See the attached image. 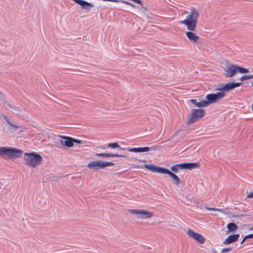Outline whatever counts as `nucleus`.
<instances>
[{
  "label": "nucleus",
  "mask_w": 253,
  "mask_h": 253,
  "mask_svg": "<svg viewBox=\"0 0 253 253\" xmlns=\"http://www.w3.org/2000/svg\"><path fill=\"white\" fill-rule=\"evenodd\" d=\"M213 253H216L215 251L213 252Z\"/></svg>",
  "instance_id": "e433bc0d"
},
{
  "label": "nucleus",
  "mask_w": 253,
  "mask_h": 253,
  "mask_svg": "<svg viewBox=\"0 0 253 253\" xmlns=\"http://www.w3.org/2000/svg\"><path fill=\"white\" fill-rule=\"evenodd\" d=\"M237 72L242 73V74H245V73H248L249 72V70L248 69L243 68L242 67L239 66L237 65Z\"/></svg>",
  "instance_id": "5701e85b"
},
{
  "label": "nucleus",
  "mask_w": 253,
  "mask_h": 253,
  "mask_svg": "<svg viewBox=\"0 0 253 253\" xmlns=\"http://www.w3.org/2000/svg\"><path fill=\"white\" fill-rule=\"evenodd\" d=\"M61 139L60 140V143L63 146L71 147L74 145V138L68 136H60Z\"/></svg>",
  "instance_id": "1a4fd4ad"
},
{
  "label": "nucleus",
  "mask_w": 253,
  "mask_h": 253,
  "mask_svg": "<svg viewBox=\"0 0 253 253\" xmlns=\"http://www.w3.org/2000/svg\"><path fill=\"white\" fill-rule=\"evenodd\" d=\"M164 174H168L171 178H172L175 181V184L177 185H178L180 183V180L179 177L173 172L170 171L169 169H165Z\"/></svg>",
  "instance_id": "f3484780"
},
{
  "label": "nucleus",
  "mask_w": 253,
  "mask_h": 253,
  "mask_svg": "<svg viewBox=\"0 0 253 253\" xmlns=\"http://www.w3.org/2000/svg\"><path fill=\"white\" fill-rule=\"evenodd\" d=\"M199 16V13L198 10L194 8L191 10L190 14L187 16L186 19L181 21L180 22L186 25L187 30L193 31L196 30L197 19Z\"/></svg>",
  "instance_id": "f257e3e1"
},
{
  "label": "nucleus",
  "mask_w": 253,
  "mask_h": 253,
  "mask_svg": "<svg viewBox=\"0 0 253 253\" xmlns=\"http://www.w3.org/2000/svg\"><path fill=\"white\" fill-rule=\"evenodd\" d=\"M181 166V164H175L171 166L170 169L173 172L177 173L179 169H182Z\"/></svg>",
  "instance_id": "4be33fe9"
},
{
  "label": "nucleus",
  "mask_w": 253,
  "mask_h": 253,
  "mask_svg": "<svg viewBox=\"0 0 253 253\" xmlns=\"http://www.w3.org/2000/svg\"><path fill=\"white\" fill-rule=\"evenodd\" d=\"M128 211L131 214L138 215V218H149L153 215L152 212L143 210L132 209L129 210Z\"/></svg>",
  "instance_id": "0eeeda50"
},
{
  "label": "nucleus",
  "mask_w": 253,
  "mask_h": 253,
  "mask_svg": "<svg viewBox=\"0 0 253 253\" xmlns=\"http://www.w3.org/2000/svg\"><path fill=\"white\" fill-rule=\"evenodd\" d=\"M186 35L188 39L193 43H196L200 38L199 36L191 31L186 32Z\"/></svg>",
  "instance_id": "dca6fc26"
},
{
  "label": "nucleus",
  "mask_w": 253,
  "mask_h": 253,
  "mask_svg": "<svg viewBox=\"0 0 253 253\" xmlns=\"http://www.w3.org/2000/svg\"><path fill=\"white\" fill-rule=\"evenodd\" d=\"M23 151L20 149L9 147H0V156L6 157L8 159H16L20 157Z\"/></svg>",
  "instance_id": "f03ea898"
},
{
  "label": "nucleus",
  "mask_w": 253,
  "mask_h": 253,
  "mask_svg": "<svg viewBox=\"0 0 253 253\" xmlns=\"http://www.w3.org/2000/svg\"><path fill=\"white\" fill-rule=\"evenodd\" d=\"M237 72V65L232 64L228 66L225 70V76L228 78H231L233 77Z\"/></svg>",
  "instance_id": "f8f14e48"
},
{
  "label": "nucleus",
  "mask_w": 253,
  "mask_h": 253,
  "mask_svg": "<svg viewBox=\"0 0 253 253\" xmlns=\"http://www.w3.org/2000/svg\"><path fill=\"white\" fill-rule=\"evenodd\" d=\"M239 236H240V235L239 234H236L229 235L227 237V238H226L223 241V243L224 245H228L231 243H234L238 240Z\"/></svg>",
  "instance_id": "2eb2a0df"
},
{
  "label": "nucleus",
  "mask_w": 253,
  "mask_h": 253,
  "mask_svg": "<svg viewBox=\"0 0 253 253\" xmlns=\"http://www.w3.org/2000/svg\"><path fill=\"white\" fill-rule=\"evenodd\" d=\"M247 198H253V192L250 193L247 197Z\"/></svg>",
  "instance_id": "7c9ffc66"
},
{
  "label": "nucleus",
  "mask_w": 253,
  "mask_h": 253,
  "mask_svg": "<svg viewBox=\"0 0 253 253\" xmlns=\"http://www.w3.org/2000/svg\"><path fill=\"white\" fill-rule=\"evenodd\" d=\"M190 102L195 105L196 107L199 108L208 107L206 103V100H202L201 101L197 102L196 99H192Z\"/></svg>",
  "instance_id": "6ab92c4d"
},
{
  "label": "nucleus",
  "mask_w": 253,
  "mask_h": 253,
  "mask_svg": "<svg viewBox=\"0 0 253 253\" xmlns=\"http://www.w3.org/2000/svg\"><path fill=\"white\" fill-rule=\"evenodd\" d=\"M223 88H224V84H220V85H219L217 88H216V90L220 91V92H224L225 91H224V89H223Z\"/></svg>",
  "instance_id": "bb28decb"
},
{
  "label": "nucleus",
  "mask_w": 253,
  "mask_h": 253,
  "mask_svg": "<svg viewBox=\"0 0 253 253\" xmlns=\"http://www.w3.org/2000/svg\"><path fill=\"white\" fill-rule=\"evenodd\" d=\"M12 109L15 113H18L20 111V110L17 107H12Z\"/></svg>",
  "instance_id": "c756f323"
},
{
  "label": "nucleus",
  "mask_w": 253,
  "mask_h": 253,
  "mask_svg": "<svg viewBox=\"0 0 253 253\" xmlns=\"http://www.w3.org/2000/svg\"><path fill=\"white\" fill-rule=\"evenodd\" d=\"M253 79V75H244V76H243L241 78H240V81L241 82H243L246 80H248V79Z\"/></svg>",
  "instance_id": "a878e982"
},
{
  "label": "nucleus",
  "mask_w": 253,
  "mask_h": 253,
  "mask_svg": "<svg viewBox=\"0 0 253 253\" xmlns=\"http://www.w3.org/2000/svg\"><path fill=\"white\" fill-rule=\"evenodd\" d=\"M144 168L151 170L153 172H158L161 173H164L166 169L165 168L160 167L152 164H145L144 165Z\"/></svg>",
  "instance_id": "9d476101"
},
{
  "label": "nucleus",
  "mask_w": 253,
  "mask_h": 253,
  "mask_svg": "<svg viewBox=\"0 0 253 253\" xmlns=\"http://www.w3.org/2000/svg\"><path fill=\"white\" fill-rule=\"evenodd\" d=\"M252 86H253V83H252Z\"/></svg>",
  "instance_id": "4c0bfd02"
},
{
  "label": "nucleus",
  "mask_w": 253,
  "mask_h": 253,
  "mask_svg": "<svg viewBox=\"0 0 253 253\" xmlns=\"http://www.w3.org/2000/svg\"><path fill=\"white\" fill-rule=\"evenodd\" d=\"M24 161L25 164L30 167L35 168L42 161V157L36 152L25 153Z\"/></svg>",
  "instance_id": "7ed1b4c3"
},
{
  "label": "nucleus",
  "mask_w": 253,
  "mask_h": 253,
  "mask_svg": "<svg viewBox=\"0 0 253 253\" xmlns=\"http://www.w3.org/2000/svg\"><path fill=\"white\" fill-rule=\"evenodd\" d=\"M242 82H231L226 84H224V88L225 92H229L232 89L240 86L242 84Z\"/></svg>",
  "instance_id": "4468645a"
},
{
  "label": "nucleus",
  "mask_w": 253,
  "mask_h": 253,
  "mask_svg": "<svg viewBox=\"0 0 253 253\" xmlns=\"http://www.w3.org/2000/svg\"><path fill=\"white\" fill-rule=\"evenodd\" d=\"M232 250V248H226L223 249L222 250L221 252L222 253H228V252H230Z\"/></svg>",
  "instance_id": "c85d7f7f"
},
{
  "label": "nucleus",
  "mask_w": 253,
  "mask_h": 253,
  "mask_svg": "<svg viewBox=\"0 0 253 253\" xmlns=\"http://www.w3.org/2000/svg\"><path fill=\"white\" fill-rule=\"evenodd\" d=\"M74 142H75V143H78V144L81 143V141L80 140H78V139H74V138L73 143Z\"/></svg>",
  "instance_id": "473e14b6"
},
{
  "label": "nucleus",
  "mask_w": 253,
  "mask_h": 253,
  "mask_svg": "<svg viewBox=\"0 0 253 253\" xmlns=\"http://www.w3.org/2000/svg\"><path fill=\"white\" fill-rule=\"evenodd\" d=\"M206 209L209 211H222L221 209L213 208L206 207Z\"/></svg>",
  "instance_id": "cd10ccee"
},
{
  "label": "nucleus",
  "mask_w": 253,
  "mask_h": 253,
  "mask_svg": "<svg viewBox=\"0 0 253 253\" xmlns=\"http://www.w3.org/2000/svg\"><path fill=\"white\" fill-rule=\"evenodd\" d=\"M227 228L229 231L234 232L237 229L238 226L235 223L233 222H230L228 224Z\"/></svg>",
  "instance_id": "aec40b11"
},
{
  "label": "nucleus",
  "mask_w": 253,
  "mask_h": 253,
  "mask_svg": "<svg viewBox=\"0 0 253 253\" xmlns=\"http://www.w3.org/2000/svg\"><path fill=\"white\" fill-rule=\"evenodd\" d=\"M187 234L200 244H203L205 242V238L201 234L195 232L191 229L188 230Z\"/></svg>",
  "instance_id": "6e6552de"
},
{
  "label": "nucleus",
  "mask_w": 253,
  "mask_h": 253,
  "mask_svg": "<svg viewBox=\"0 0 253 253\" xmlns=\"http://www.w3.org/2000/svg\"><path fill=\"white\" fill-rule=\"evenodd\" d=\"M107 147L111 148H119L120 150H122L123 148L120 147L118 143H110L107 145Z\"/></svg>",
  "instance_id": "b1692460"
},
{
  "label": "nucleus",
  "mask_w": 253,
  "mask_h": 253,
  "mask_svg": "<svg viewBox=\"0 0 253 253\" xmlns=\"http://www.w3.org/2000/svg\"><path fill=\"white\" fill-rule=\"evenodd\" d=\"M252 110L253 111V104L252 106Z\"/></svg>",
  "instance_id": "c9c22d12"
},
{
  "label": "nucleus",
  "mask_w": 253,
  "mask_h": 253,
  "mask_svg": "<svg viewBox=\"0 0 253 253\" xmlns=\"http://www.w3.org/2000/svg\"><path fill=\"white\" fill-rule=\"evenodd\" d=\"M105 1H113V2H122L123 3H125L126 4H127V5H131L132 6H134V5L131 3L130 2H129V1H125V0H104Z\"/></svg>",
  "instance_id": "393cba45"
},
{
  "label": "nucleus",
  "mask_w": 253,
  "mask_h": 253,
  "mask_svg": "<svg viewBox=\"0 0 253 253\" xmlns=\"http://www.w3.org/2000/svg\"><path fill=\"white\" fill-rule=\"evenodd\" d=\"M95 156L98 157H125L124 155H122L117 153H96Z\"/></svg>",
  "instance_id": "a211bd4d"
},
{
  "label": "nucleus",
  "mask_w": 253,
  "mask_h": 253,
  "mask_svg": "<svg viewBox=\"0 0 253 253\" xmlns=\"http://www.w3.org/2000/svg\"><path fill=\"white\" fill-rule=\"evenodd\" d=\"M205 114V111L203 109H195L192 110L191 114L188 119V124H192L203 117Z\"/></svg>",
  "instance_id": "39448f33"
},
{
  "label": "nucleus",
  "mask_w": 253,
  "mask_h": 253,
  "mask_svg": "<svg viewBox=\"0 0 253 253\" xmlns=\"http://www.w3.org/2000/svg\"><path fill=\"white\" fill-rule=\"evenodd\" d=\"M158 146H153L152 147H138V148H129L128 149V151L129 152H148L150 150H155L157 149H158Z\"/></svg>",
  "instance_id": "9b49d317"
},
{
  "label": "nucleus",
  "mask_w": 253,
  "mask_h": 253,
  "mask_svg": "<svg viewBox=\"0 0 253 253\" xmlns=\"http://www.w3.org/2000/svg\"><path fill=\"white\" fill-rule=\"evenodd\" d=\"M246 238H248V239L253 238V234H251L246 235Z\"/></svg>",
  "instance_id": "2f4dec72"
},
{
  "label": "nucleus",
  "mask_w": 253,
  "mask_h": 253,
  "mask_svg": "<svg viewBox=\"0 0 253 253\" xmlns=\"http://www.w3.org/2000/svg\"><path fill=\"white\" fill-rule=\"evenodd\" d=\"M6 122L11 127H12L14 128V131H17L18 129L20 128V126H17L16 124H14L12 123L10 120L5 116L4 117Z\"/></svg>",
  "instance_id": "412c9836"
},
{
  "label": "nucleus",
  "mask_w": 253,
  "mask_h": 253,
  "mask_svg": "<svg viewBox=\"0 0 253 253\" xmlns=\"http://www.w3.org/2000/svg\"><path fill=\"white\" fill-rule=\"evenodd\" d=\"M114 163L112 162L96 161L89 162L87 164V167L91 170L97 171L100 169H103L106 167L114 166Z\"/></svg>",
  "instance_id": "20e7f679"
},
{
  "label": "nucleus",
  "mask_w": 253,
  "mask_h": 253,
  "mask_svg": "<svg viewBox=\"0 0 253 253\" xmlns=\"http://www.w3.org/2000/svg\"><path fill=\"white\" fill-rule=\"evenodd\" d=\"M249 230L253 231V226L249 228Z\"/></svg>",
  "instance_id": "f704fd0d"
},
{
  "label": "nucleus",
  "mask_w": 253,
  "mask_h": 253,
  "mask_svg": "<svg viewBox=\"0 0 253 253\" xmlns=\"http://www.w3.org/2000/svg\"><path fill=\"white\" fill-rule=\"evenodd\" d=\"M248 239V238H246V236H245V237L242 240V241H241V244H243L245 242V241Z\"/></svg>",
  "instance_id": "72a5a7b5"
},
{
  "label": "nucleus",
  "mask_w": 253,
  "mask_h": 253,
  "mask_svg": "<svg viewBox=\"0 0 253 253\" xmlns=\"http://www.w3.org/2000/svg\"><path fill=\"white\" fill-rule=\"evenodd\" d=\"M182 169H198L200 165L199 163H181Z\"/></svg>",
  "instance_id": "ddd939ff"
},
{
  "label": "nucleus",
  "mask_w": 253,
  "mask_h": 253,
  "mask_svg": "<svg viewBox=\"0 0 253 253\" xmlns=\"http://www.w3.org/2000/svg\"><path fill=\"white\" fill-rule=\"evenodd\" d=\"M225 96V93L222 92H218L216 93L209 94L206 96L207 100L206 103L207 106L211 104L217 102L219 99L223 98Z\"/></svg>",
  "instance_id": "423d86ee"
}]
</instances>
